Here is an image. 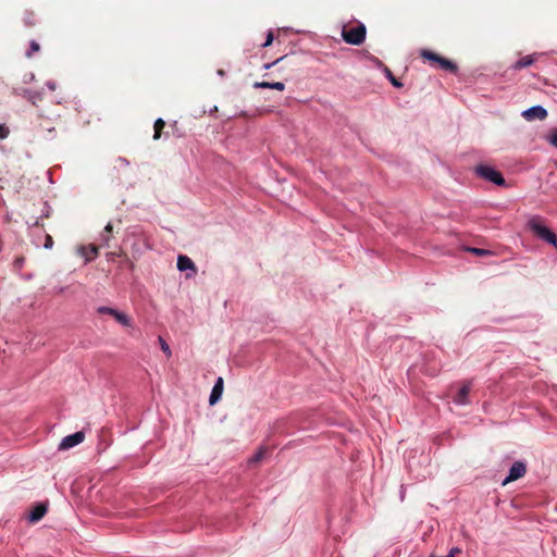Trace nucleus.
<instances>
[{
    "label": "nucleus",
    "instance_id": "2f4dec72",
    "mask_svg": "<svg viewBox=\"0 0 557 557\" xmlns=\"http://www.w3.org/2000/svg\"><path fill=\"white\" fill-rule=\"evenodd\" d=\"M47 87L50 89V90H55L57 88V84L54 82H48L47 83Z\"/></svg>",
    "mask_w": 557,
    "mask_h": 557
},
{
    "label": "nucleus",
    "instance_id": "f3484780",
    "mask_svg": "<svg viewBox=\"0 0 557 557\" xmlns=\"http://www.w3.org/2000/svg\"><path fill=\"white\" fill-rule=\"evenodd\" d=\"M23 96L34 106H36L42 99L41 94L37 91L24 90Z\"/></svg>",
    "mask_w": 557,
    "mask_h": 557
},
{
    "label": "nucleus",
    "instance_id": "4be33fe9",
    "mask_svg": "<svg viewBox=\"0 0 557 557\" xmlns=\"http://www.w3.org/2000/svg\"><path fill=\"white\" fill-rule=\"evenodd\" d=\"M40 50V46L37 41L33 40L30 41L29 49L26 51V57L32 58L34 53L38 52Z\"/></svg>",
    "mask_w": 557,
    "mask_h": 557
},
{
    "label": "nucleus",
    "instance_id": "1a4fd4ad",
    "mask_svg": "<svg viewBox=\"0 0 557 557\" xmlns=\"http://www.w3.org/2000/svg\"><path fill=\"white\" fill-rule=\"evenodd\" d=\"M223 388H224V381H223V377L220 376L215 381L214 386L211 391V394L209 397L210 405H214L220 400L222 393H223Z\"/></svg>",
    "mask_w": 557,
    "mask_h": 557
},
{
    "label": "nucleus",
    "instance_id": "9d476101",
    "mask_svg": "<svg viewBox=\"0 0 557 557\" xmlns=\"http://www.w3.org/2000/svg\"><path fill=\"white\" fill-rule=\"evenodd\" d=\"M47 506L45 504H37L29 512L28 520L32 523L38 522L47 513Z\"/></svg>",
    "mask_w": 557,
    "mask_h": 557
},
{
    "label": "nucleus",
    "instance_id": "dca6fc26",
    "mask_svg": "<svg viewBox=\"0 0 557 557\" xmlns=\"http://www.w3.org/2000/svg\"><path fill=\"white\" fill-rule=\"evenodd\" d=\"M437 64L441 69L451 72V73H456L458 70L457 65L453 61H450L442 55H441Z\"/></svg>",
    "mask_w": 557,
    "mask_h": 557
},
{
    "label": "nucleus",
    "instance_id": "f8f14e48",
    "mask_svg": "<svg viewBox=\"0 0 557 557\" xmlns=\"http://www.w3.org/2000/svg\"><path fill=\"white\" fill-rule=\"evenodd\" d=\"M177 269L180 271L191 270L194 273L196 272V267L193 260L187 256H178L177 258Z\"/></svg>",
    "mask_w": 557,
    "mask_h": 557
},
{
    "label": "nucleus",
    "instance_id": "423d86ee",
    "mask_svg": "<svg viewBox=\"0 0 557 557\" xmlns=\"http://www.w3.org/2000/svg\"><path fill=\"white\" fill-rule=\"evenodd\" d=\"M527 472V467L521 461H516L510 470L508 476L504 480L503 485H506L510 482H513L520 478H522Z\"/></svg>",
    "mask_w": 557,
    "mask_h": 557
},
{
    "label": "nucleus",
    "instance_id": "a878e982",
    "mask_svg": "<svg viewBox=\"0 0 557 557\" xmlns=\"http://www.w3.org/2000/svg\"><path fill=\"white\" fill-rule=\"evenodd\" d=\"M468 251L476 255V256H490L492 255V251L481 248H468Z\"/></svg>",
    "mask_w": 557,
    "mask_h": 557
},
{
    "label": "nucleus",
    "instance_id": "f03ea898",
    "mask_svg": "<svg viewBox=\"0 0 557 557\" xmlns=\"http://www.w3.org/2000/svg\"><path fill=\"white\" fill-rule=\"evenodd\" d=\"M367 35V28L363 24H359L356 27L348 28L347 26H344L342 29V37L345 40V42L354 46L361 45Z\"/></svg>",
    "mask_w": 557,
    "mask_h": 557
},
{
    "label": "nucleus",
    "instance_id": "a211bd4d",
    "mask_svg": "<svg viewBox=\"0 0 557 557\" xmlns=\"http://www.w3.org/2000/svg\"><path fill=\"white\" fill-rule=\"evenodd\" d=\"M165 127V122L162 119H157L153 125L154 134L153 139L158 140L161 137V134Z\"/></svg>",
    "mask_w": 557,
    "mask_h": 557
},
{
    "label": "nucleus",
    "instance_id": "9b49d317",
    "mask_svg": "<svg viewBox=\"0 0 557 557\" xmlns=\"http://www.w3.org/2000/svg\"><path fill=\"white\" fill-rule=\"evenodd\" d=\"M79 253L86 259V261H90L98 256L99 248L96 245L82 246L79 248Z\"/></svg>",
    "mask_w": 557,
    "mask_h": 557
},
{
    "label": "nucleus",
    "instance_id": "bb28decb",
    "mask_svg": "<svg viewBox=\"0 0 557 557\" xmlns=\"http://www.w3.org/2000/svg\"><path fill=\"white\" fill-rule=\"evenodd\" d=\"M549 143L557 148V127L552 131L549 136Z\"/></svg>",
    "mask_w": 557,
    "mask_h": 557
},
{
    "label": "nucleus",
    "instance_id": "0eeeda50",
    "mask_svg": "<svg viewBox=\"0 0 557 557\" xmlns=\"http://www.w3.org/2000/svg\"><path fill=\"white\" fill-rule=\"evenodd\" d=\"M522 115L528 121H533V120L542 121L547 116V111L541 106H535V107H532V108L525 110L522 113Z\"/></svg>",
    "mask_w": 557,
    "mask_h": 557
},
{
    "label": "nucleus",
    "instance_id": "393cba45",
    "mask_svg": "<svg viewBox=\"0 0 557 557\" xmlns=\"http://www.w3.org/2000/svg\"><path fill=\"white\" fill-rule=\"evenodd\" d=\"M112 230H113V226L111 223H108L104 227V231H103V234H102V239L108 243L110 240V236H111V233H112Z\"/></svg>",
    "mask_w": 557,
    "mask_h": 557
},
{
    "label": "nucleus",
    "instance_id": "6e6552de",
    "mask_svg": "<svg viewBox=\"0 0 557 557\" xmlns=\"http://www.w3.org/2000/svg\"><path fill=\"white\" fill-rule=\"evenodd\" d=\"M471 391V383L465 382L462 386L459 388L457 394L454 396V401L458 405H466L469 403L468 396Z\"/></svg>",
    "mask_w": 557,
    "mask_h": 557
},
{
    "label": "nucleus",
    "instance_id": "412c9836",
    "mask_svg": "<svg viewBox=\"0 0 557 557\" xmlns=\"http://www.w3.org/2000/svg\"><path fill=\"white\" fill-rule=\"evenodd\" d=\"M24 24L28 27L35 26L36 18L35 13L32 11H26L23 17Z\"/></svg>",
    "mask_w": 557,
    "mask_h": 557
},
{
    "label": "nucleus",
    "instance_id": "39448f33",
    "mask_svg": "<svg viewBox=\"0 0 557 557\" xmlns=\"http://www.w3.org/2000/svg\"><path fill=\"white\" fill-rule=\"evenodd\" d=\"M85 438V434L82 431H78L74 434L65 436L61 443L59 444L60 450L70 449L78 444H81Z\"/></svg>",
    "mask_w": 557,
    "mask_h": 557
},
{
    "label": "nucleus",
    "instance_id": "6ab92c4d",
    "mask_svg": "<svg viewBox=\"0 0 557 557\" xmlns=\"http://www.w3.org/2000/svg\"><path fill=\"white\" fill-rule=\"evenodd\" d=\"M420 55L422 59L431 61V62H435V63H437L441 58L440 54H437L431 50H428V49L421 50Z\"/></svg>",
    "mask_w": 557,
    "mask_h": 557
},
{
    "label": "nucleus",
    "instance_id": "20e7f679",
    "mask_svg": "<svg viewBox=\"0 0 557 557\" xmlns=\"http://www.w3.org/2000/svg\"><path fill=\"white\" fill-rule=\"evenodd\" d=\"M97 312L99 314H108L112 317L117 323H120L123 326H131V318L126 313L119 311L114 308L101 306L97 308Z\"/></svg>",
    "mask_w": 557,
    "mask_h": 557
},
{
    "label": "nucleus",
    "instance_id": "5701e85b",
    "mask_svg": "<svg viewBox=\"0 0 557 557\" xmlns=\"http://www.w3.org/2000/svg\"><path fill=\"white\" fill-rule=\"evenodd\" d=\"M385 74L393 86H395L397 88L403 86V84L393 75V73L391 72V70L388 67H385Z\"/></svg>",
    "mask_w": 557,
    "mask_h": 557
},
{
    "label": "nucleus",
    "instance_id": "cd10ccee",
    "mask_svg": "<svg viewBox=\"0 0 557 557\" xmlns=\"http://www.w3.org/2000/svg\"><path fill=\"white\" fill-rule=\"evenodd\" d=\"M10 134L9 127L0 125V139H5Z\"/></svg>",
    "mask_w": 557,
    "mask_h": 557
},
{
    "label": "nucleus",
    "instance_id": "7c9ffc66",
    "mask_svg": "<svg viewBox=\"0 0 557 557\" xmlns=\"http://www.w3.org/2000/svg\"><path fill=\"white\" fill-rule=\"evenodd\" d=\"M282 59H283V58H280V59L275 60V61H274V62H272V63H267V64H264V65H263V67H264L265 70H269V69H271L272 66H274L275 64H277Z\"/></svg>",
    "mask_w": 557,
    "mask_h": 557
},
{
    "label": "nucleus",
    "instance_id": "c85d7f7f",
    "mask_svg": "<svg viewBox=\"0 0 557 557\" xmlns=\"http://www.w3.org/2000/svg\"><path fill=\"white\" fill-rule=\"evenodd\" d=\"M273 39H274L273 33L269 32L267 35V39H265L264 44L262 45V47H269L273 42Z\"/></svg>",
    "mask_w": 557,
    "mask_h": 557
},
{
    "label": "nucleus",
    "instance_id": "2eb2a0df",
    "mask_svg": "<svg viewBox=\"0 0 557 557\" xmlns=\"http://www.w3.org/2000/svg\"><path fill=\"white\" fill-rule=\"evenodd\" d=\"M437 64L441 69L451 72V73H456L458 70L457 65L453 61H450L442 55H441Z\"/></svg>",
    "mask_w": 557,
    "mask_h": 557
},
{
    "label": "nucleus",
    "instance_id": "c756f323",
    "mask_svg": "<svg viewBox=\"0 0 557 557\" xmlns=\"http://www.w3.org/2000/svg\"><path fill=\"white\" fill-rule=\"evenodd\" d=\"M53 245V240H52V237L50 235H47L46 237V243H45V247L46 248H51Z\"/></svg>",
    "mask_w": 557,
    "mask_h": 557
},
{
    "label": "nucleus",
    "instance_id": "b1692460",
    "mask_svg": "<svg viewBox=\"0 0 557 557\" xmlns=\"http://www.w3.org/2000/svg\"><path fill=\"white\" fill-rule=\"evenodd\" d=\"M159 344L162 351L166 355L168 358H170L172 356L170 346L161 336H159Z\"/></svg>",
    "mask_w": 557,
    "mask_h": 557
},
{
    "label": "nucleus",
    "instance_id": "f257e3e1",
    "mask_svg": "<svg viewBox=\"0 0 557 557\" xmlns=\"http://www.w3.org/2000/svg\"><path fill=\"white\" fill-rule=\"evenodd\" d=\"M527 227L537 238L553 245L557 249V235L543 223V218L533 215L529 219Z\"/></svg>",
    "mask_w": 557,
    "mask_h": 557
},
{
    "label": "nucleus",
    "instance_id": "ddd939ff",
    "mask_svg": "<svg viewBox=\"0 0 557 557\" xmlns=\"http://www.w3.org/2000/svg\"><path fill=\"white\" fill-rule=\"evenodd\" d=\"M253 88L256 89H276V90H280V91H283L285 89V84L282 83V82H275V83H270V82H256L253 84Z\"/></svg>",
    "mask_w": 557,
    "mask_h": 557
},
{
    "label": "nucleus",
    "instance_id": "4468645a",
    "mask_svg": "<svg viewBox=\"0 0 557 557\" xmlns=\"http://www.w3.org/2000/svg\"><path fill=\"white\" fill-rule=\"evenodd\" d=\"M536 60V54H529V55H525V57H522L521 59H519L513 65L512 67L515 70H521L523 67H527V66H530L532 65Z\"/></svg>",
    "mask_w": 557,
    "mask_h": 557
},
{
    "label": "nucleus",
    "instance_id": "aec40b11",
    "mask_svg": "<svg viewBox=\"0 0 557 557\" xmlns=\"http://www.w3.org/2000/svg\"><path fill=\"white\" fill-rule=\"evenodd\" d=\"M268 453V449L265 447H261L250 459H249V465L252 466V465H257L259 463L265 456V454Z\"/></svg>",
    "mask_w": 557,
    "mask_h": 557
},
{
    "label": "nucleus",
    "instance_id": "7ed1b4c3",
    "mask_svg": "<svg viewBox=\"0 0 557 557\" xmlns=\"http://www.w3.org/2000/svg\"><path fill=\"white\" fill-rule=\"evenodd\" d=\"M474 172L479 177L487 182L494 183L497 186L506 185V181L503 174L490 165L480 164L475 168Z\"/></svg>",
    "mask_w": 557,
    "mask_h": 557
}]
</instances>
